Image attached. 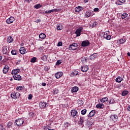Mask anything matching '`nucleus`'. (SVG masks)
<instances>
[{
  "instance_id": "nucleus-1",
  "label": "nucleus",
  "mask_w": 130,
  "mask_h": 130,
  "mask_svg": "<svg viewBox=\"0 0 130 130\" xmlns=\"http://www.w3.org/2000/svg\"><path fill=\"white\" fill-rule=\"evenodd\" d=\"M11 96L13 99H19L20 98V93L17 92L16 91H13L11 94Z\"/></svg>"
},
{
  "instance_id": "nucleus-2",
  "label": "nucleus",
  "mask_w": 130,
  "mask_h": 130,
  "mask_svg": "<svg viewBox=\"0 0 130 130\" xmlns=\"http://www.w3.org/2000/svg\"><path fill=\"white\" fill-rule=\"evenodd\" d=\"M24 121H25L23 119H22V118L18 119L15 121V123L17 125V126H22Z\"/></svg>"
},
{
  "instance_id": "nucleus-3",
  "label": "nucleus",
  "mask_w": 130,
  "mask_h": 130,
  "mask_svg": "<svg viewBox=\"0 0 130 130\" xmlns=\"http://www.w3.org/2000/svg\"><path fill=\"white\" fill-rule=\"evenodd\" d=\"M92 16H94V12L91 10H88L85 12L84 17L85 18H90V17H92Z\"/></svg>"
},
{
  "instance_id": "nucleus-4",
  "label": "nucleus",
  "mask_w": 130,
  "mask_h": 130,
  "mask_svg": "<svg viewBox=\"0 0 130 130\" xmlns=\"http://www.w3.org/2000/svg\"><path fill=\"white\" fill-rule=\"evenodd\" d=\"M77 48H78V44L76 43L72 44L69 46V50H76Z\"/></svg>"
},
{
  "instance_id": "nucleus-5",
  "label": "nucleus",
  "mask_w": 130,
  "mask_h": 130,
  "mask_svg": "<svg viewBox=\"0 0 130 130\" xmlns=\"http://www.w3.org/2000/svg\"><path fill=\"white\" fill-rule=\"evenodd\" d=\"M71 114L72 117H73V118H77V116L79 115L78 114V111L75 109L71 110Z\"/></svg>"
},
{
  "instance_id": "nucleus-6",
  "label": "nucleus",
  "mask_w": 130,
  "mask_h": 130,
  "mask_svg": "<svg viewBox=\"0 0 130 130\" xmlns=\"http://www.w3.org/2000/svg\"><path fill=\"white\" fill-rule=\"evenodd\" d=\"M103 37L107 40H110L111 39V36L109 35V31H106L103 35Z\"/></svg>"
},
{
  "instance_id": "nucleus-7",
  "label": "nucleus",
  "mask_w": 130,
  "mask_h": 130,
  "mask_svg": "<svg viewBox=\"0 0 130 130\" xmlns=\"http://www.w3.org/2000/svg\"><path fill=\"white\" fill-rule=\"evenodd\" d=\"M89 45H90V42L88 40L83 41L81 43V46H82V47H86L89 46Z\"/></svg>"
},
{
  "instance_id": "nucleus-8",
  "label": "nucleus",
  "mask_w": 130,
  "mask_h": 130,
  "mask_svg": "<svg viewBox=\"0 0 130 130\" xmlns=\"http://www.w3.org/2000/svg\"><path fill=\"white\" fill-rule=\"evenodd\" d=\"M14 21H15V18L11 16L6 20V23L7 24H12V23L14 22Z\"/></svg>"
},
{
  "instance_id": "nucleus-9",
  "label": "nucleus",
  "mask_w": 130,
  "mask_h": 130,
  "mask_svg": "<svg viewBox=\"0 0 130 130\" xmlns=\"http://www.w3.org/2000/svg\"><path fill=\"white\" fill-rule=\"evenodd\" d=\"M82 30H83V27H79L75 31V34H76L77 37L81 36V32H82Z\"/></svg>"
},
{
  "instance_id": "nucleus-10",
  "label": "nucleus",
  "mask_w": 130,
  "mask_h": 130,
  "mask_svg": "<svg viewBox=\"0 0 130 130\" xmlns=\"http://www.w3.org/2000/svg\"><path fill=\"white\" fill-rule=\"evenodd\" d=\"M97 56H98V53H95L90 55L89 58L90 60H95Z\"/></svg>"
},
{
  "instance_id": "nucleus-11",
  "label": "nucleus",
  "mask_w": 130,
  "mask_h": 130,
  "mask_svg": "<svg viewBox=\"0 0 130 130\" xmlns=\"http://www.w3.org/2000/svg\"><path fill=\"white\" fill-rule=\"evenodd\" d=\"M110 118L113 121H117V119H118V116L116 114L111 115Z\"/></svg>"
},
{
  "instance_id": "nucleus-12",
  "label": "nucleus",
  "mask_w": 130,
  "mask_h": 130,
  "mask_svg": "<svg viewBox=\"0 0 130 130\" xmlns=\"http://www.w3.org/2000/svg\"><path fill=\"white\" fill-rule=\"evenodd\" d=\"M47 104L45 102H41L39 104V106L40 108H46V106L47 107Z\"/></svg>"
},
{
  "instance_id": "nucleus-13",
  "label": "nucleus",
  "mask_w": 130,
  "mask_h": 130,
  "mask_svg": "<svg viewBox=\"0 0 130 130\" xmlns=\"http://www.w3.org/2000/svg\"><path fill=\"white\" fill-rule=\"evenodd\" d=\"M62 76H63V73L61 72H57L55 75L56 79H59V78H60V77H62Z\"/></svg>"
},
{
  "instance_id": "nucleus-14",
  "label": "nucleus",
  "mask_w": 130,
  "mask_h": 130,
  "mask_svg": "<svg viewBox=\"0 0 130 130\" xmlns=\"http://www.w3.org/2000/svg\"><path fill=\"white\" fill-rule=\"evenodd\" d=\"M13 78L16 81H21V80L22 79L21 76L18 74L13 75Z\"/></svg>"
},
{
  "instance_id": "nucleus-15",
  "label": "nucleus",
  "mask_w": 130,
  "mask_h": 130,
  "mask_svg": "<svg viewBox=\"0 0 130 130\" xmlns=\"http://www.w3.org/2000/svg\"><path fill=\"white\" fill-rule=\"evenodd\" d=\"M19 51L21 54H25V53H27V51H26V49L23 47H20L19 49Z\"/></svg>"
},
{
  "instance_id": "nucleus-16",
  "label": "nucleus",
  "mask_w": 130,
  "mask_h": 130,
  "mask_svg": "<svg viewBox=\"0 0 130 130\" xmlns=\"http://www.w3.org/2000/svg\"><path fill=\"white\" fill-rule=\"evenodd\" d=\"M84 122H85V118L84 117H81L78 121V124L83 125Z\"/></svg>"
},
{
  "instance_id": "nucleus-17",
  "label": "nucleus",
  "mask_w": 130,
  "mask_h": 130,
  "mask_svg": "<svg viewBox=\"0 0 130 130\" xmlns=\"http://www.w3.org/2000/svg\"><path fill=\"white\" fill-rule=\"evenodd\" d=\"M81 11H83V7L81 6H78L77 7H76L75 9V12L76 13H80Z\"/></svg>"
},
{
  "instance_id": "nucleus-18",
  "label": "nucleus",
  "mask_w": 130,
  "mask_h": 130,
  "mask_svg": "<svg viewBox=\"0 0 130 130\" xmlns=\"http://www.w3.org/2000/svg\"><path fill=\"white\" fill-rule=\"evenodd\" d=\"M19 73H20V69H15L12 71L11 75H12V76H14L15 75H17V74H19Z\"/></svg>"
},
{
  "instance_id": "nucleus-19",
  "label": "nucleus",
  "mask_w": 130,
  "mask_h": 130,
  "mask_svg": "<svg viewBox=\"0 0 130 130\" xmlns=\"http://www.w3.org/2000/svg\"><path fill=\"white\" fill-rule=\"evenodd\" d=\"M89 70V67L87 66H83L81 68V70L82 72H83V73H85L87 72Z\"/></svg>"
},
{
  "instance_id": "nucleus-20",
  "label": "nucleus",
  "mask_w": 130,
  "mask_h": 130,
  "mask_svg": "<svg viewBox=\"0 0 130 130\" xmlns=\"http://www.w3.org/2000/svg\"><path fill=\"white\" fill-rule=\"evenodd\" d=\"M2 51L4 54H7L8 52V46H4L2 48Z\"/></svg>"
},
{
  "instance_id": "nucleus-21",
  "label": "nucleus",
  "mask_w": 130,
  "mask_h": 130,
  "mask_svg": "<svg viewBox=\"0 0 130 130\" xmlns=\"http://www.w3.org/2000/svg\"><path fill=\"white\" fill-rule=\"evenodd\" d=\"M3 71L4 74H7L9 72V66L5 65Z\"/></svg>"
},
{
  "instance_id": "nucleus-22",
  "label": "nucleus",
  "mask_w": 130,
  "mask_h": 130,
  "mask_svg": "<svg viewBox=\"0 0 130 130\" xmlns=\"http://www.w3.org/2000/svg\"><path fill=\"white\" fill-rule=\"evenodd\" d=\"M78 91H79V87L77 86H74L71 89V92L72 93H76Z\"/></svg>"
},
{
  "instance_id": "nucleus-23",
  "label": "nucleus",
  "mask_w": 130,
  "mask_h": 130,
  "mask_svg": "<svg viewBox=\"0 0 130 130\" xmlns=\"http://www.w3.org/2000/svg\"><path fill=\"white\" fill-rule=\"evenodd\" d=\"M115 81L116 82H117V83H121V82H122V81H123V78L120 76H118L116 78Z\"/></svg>"
},
{
  "instance_id": "nucleus-24",
  "label": "nucleus",
  "mask_w": 130,
  "mask_h": 130,
  "mask_svg": "<svg viewBox=\"0 0 130 130\" xmlns=\"http://www.w3.org/2000/svg\"><path fill=\"white\" fill-rule=\"evenodd\" d=\"M96 108H98L99 109H103L104 108V104H98L96 105Z\"/></svg>"
},
{
  "instance_id": "nucleus-25",
  "label": "nucleus",
  "mask_w": 130,
  "mask_h": 130,
  "mask_svg": "<svg viewBox=\"0 0 130 130\" xmlns=\"http://www.w3.org/2000/svg\"><path fill=\"white\" fill-rule=\"evenodd\" d=\"M95 114H96V112L95 111V110H92L89 113L88 117H93V116H94V115H95Z\"/></svg>"
},
{
  "instance_id": "nucleus-26",
  "label": "nucleus",
  "mask_w": 130,
  "mask_h": 130,
  "mask_svg": "<svg viewBox=\"0 0 130 130\" xmlns=\"http://www.w3.org/2000/svg\"><path fill=\"white\" fill-rule=\"evenodd\" d=\"M125 1L126 0H118L116 4L117 5L120 6L121 5H122V4H124V3H125Z\"/></svg>"
},
{
  "instance_id": "nucleus-27",
  "label": "nucleus",
  "mask_w": 130,
  "mask_h": 130,
  "mask_svg": "<svg viewBox=\"0 0 130 130\" xmlns=\"http://www.w3.org/2000/svg\"><path fill=\"white\" fill-rule=\"evenodd\" d=\"M14 41V39L13 38V37L9 36L7 38V42L8 43H12Z\"/></svg>"
},
{
  "instance_id": "nucleus-28",
  "label": "nucleus",
  "mask_w": 130,
  "mask_h": 130,
  "mask_svg": "<svg viewBox=\"0 0 130 130\" xmlns=\"http://www.w3.org/2000/svg\"><path fill=\"white\" fill-rule=\"evenodd\" d=\"M125 39H121L118 40L117 42L119 44H123L125 42Z\"/></svg>"
},
{
  "instance_id": "nucleus-29",
  "label": "nucleus",
  "mask_w": 130,
  "mask_h": 130,
  "mask_svg": "<svg viewBox=\"0 0 130 130\" xmlns=\"http://www.w3.org/2000/svg\"><path fill=\"white\" fill-rule=\"evenodd\" d=\"M100 100L101 102H102V103H104L105 102H107V101H108V98H103L102 99H100Z\"/></svg>"
},
{
  "instance_id": "nucleus-30",
  "label": "nucleus",
  "mask_w": 130,
  "mask_h": 130,
  "mask_svg": "<svg viewBox=\"0 0 130 130\" xmlns=\"http://www.w3.org/2000/svg\"><path fill=\"white\" fill-rule=\"evenodd\" d=\"M39 38H41V39H45L46 38V35L43 33L40 34L39 35Z\"/></svg>"
},
{
  "instance_id": "nucleus-31",
  "label": "nucleus",
  "mask_w": 130,
  "mask_h": 130,
  "mask_svg": "<svg viewBox=\"0 0 130 130\" xmlns=\"http://www.w3.org/2000/svg\"><path fill=\"white\" fill-rule=\"evenodd\" d=\"M56 29L57 30H62V25H61V24H57Z\"/></svg>"
},
{
  "instance_id": "nucleus-32",
  "label": "nucleus",
  "mask_w": 130,
  "mask_h": 130,
  "mask_svg": "<svg viewBox=\"0 0 130 130\" xmlns=\"http://www.w3.org/2000/svg\"><path fill=\"white\" fill-rule=\"evenodd\" d=\"M37 59H38L36 57H34L31 59L30 61V62L34 63V62H36V61H37Z\"/></svg>"
},
{
  "instance_id": "nucleus-33",
  "label": "nucleus",
  "mask_w": 130,
  "mask_h": 130,
  "mask_svg": "<svg viewBox=\"0 0 130 130\" xmlns=\"http://www.w3.org/2000/svg\"><path fill=\"white\" fill-rule=\"evenodd\" d=\"M129 92L127 90H124L122 92L121 95L122 96H126L127 94H128Z\"/></svg>"
},
{
  "instance_id": "nucleus-34",
  "label": "nucleus",
  "mask_w": 130,
  "mask_h": 130,
  "mask_svg": "<svg viewBox=\"0 0 130 130\" xmlns=\"http://www.w3.org/2000/svg\"><path fill=\"white\" fill-rule=\"evenodd\" d=\"M24 86H20L16 88V90H17V91H22V90H24Z\"/></svg>"
},
{
  "instance_id": "nucleus-35",
  "label": "nucleus",
  "mask_w": 130,
  "mask_h": 130,
  "mask_svg": "<svg viewBox=\"0 0 130 130\" xmlns=\"http://www.w3.org/2000/svg\"><path fill=\"white\" fill-rule=\"evenodd\" d=\"M13 125V122H9L7 124V128H11Z\"/></svg>"
},
{
  "instance_id": "nucleus-36",
  "label": "nucleus",
  "mask_w": 130,
  "mask_h": 130,
  "mask_svg": "<svg viewBox=\"0 0 130 130\" xmlns=\"http://www.w3.org/2000/svg\"><path fill=\"white\" fill-rule=\"evenodd\" d=\"M51 13H54L53 9L46 11L45 12H43V14H50Z\"/></svg>"
},
{
  "instance_id": "nucleus-37",
  "label": "nucleus",
  "mask_w": 130,
  "mask_h": 130,
  "mask_svg": "<svg viewBox=\"0 0 130 130\" xmlns=\"http://www.w3.org/2000/svg\"><path fill=\"white\" fill-rule=\"evenodd\" d=\"M127 16H128V14H127V13H123L121 15V19H125V18H126Z\"/></svg>"
},
{
  "instance_id": "nucleus-38",
  "label": "nucleus",
  "mask_w": 130,
  "mask_h": 130,
  "mask_svg": "<svg viewBox=\"0 0 130 130\" xmlns=\"http://www.w3.org/2000/svg\"><path fill=\"white\" fill-rule=\"evenodd\" d=\"M42 7V5H40V4H37L36 5H35L34 8L35 9H40V8H41Z\"/></svg>"
},
{
  "instance_id": "nucleus-39",
  "label": "nucleus",
  "mask_w": 130,
  "mask_h": 130,
  "mask_svg": "<svg viewBox=\"0 0 130 130\" xmlns=\"http://www.w3.org/2000/svg\"><path fill=\"white\" fill-rule=\"evenodd\" d=\"M81 113L82 115H85L87 113V110L83 109L81 111Z\"/></svg>"
},
{
  "instance_id": "nucleus-40",
  "label": "nucleus",
  "mask_w": 130,
  "mask_h": 130,
  "mask_svg": "<svg viewBox=\"0 0 130 130\" xmlns=\"http://www.w3.org/2000/svg\"><path fill=\"white\" fill-rule=\"evenodd\" d=\"M115 101H114V99H111L109 101V104H113Z\"/></svg>"
},
{
  "instance_id": "nucleus-41",
  "label": "nucleus",
  "mask_w": 130,
  "mask_h": 130,
  "mask_svg": "<svg viewBox=\"0 0 130 130\" xmlns=\"http://www.w3.org/2000/svg\"><path fill=\"white\" fill-rule=\"evenodd\" d=\"M11 54H12V55H16L17 54V51L16 50H12L11 51Z\"/></svg>"
},
{
  "instance_id": "nucleus-42",
  "label": "nucleus",
  "mask_w": 130,
  "mask_h": 130,
  "mask_svg": "<svg viewBox=\"0 0 130 130\" xmlns=\"http://www.w3.org/2000/svg\"><path fill=\"white\" fill-rule=\"evenodd\" d=\"M42 59H43V60H44V61H46V60H47V56H43V57H42Z\"/></svg>"
},
{
  "instance_id": "nucleus-43",
  "label": "nucleus",
  "mask_w": 130,
  "mask_h": 130,
  "mask_svg": "<svg viewBox=\"0 0 130 130\" xmlns=\"http://www.w3.org/2000/svg\"><path fill=\"white\" fill-rule=\"evenodd\" d=\"M61 63V60H58L55 64V66H59Z\"/></svg>"
},
{
  "instance_id": "nucleus-44",
  "label": "nucleus",
  "mask_w": 130,
  "mask_h": 130,
  "mask_svg": "<svg viewBox=\"0 0 130 130\" xmlns=\"http://www.w3.org/2000/svg\"><path fill=\"white\" fill-rule=\"evenodd\" d=\"M79 74V72L77 71H74L72 72V74L73 75V76H77Z\"/></svg>"
},
{
  "instance_id": "nucleus-45",
  "label": "nucleus",
  "mask_w": 130,
  "mask_h": 130,
  "mask_svg": "<svg viewBox=\"0 0 130 130\" xmlns=\"http://www.w3.org/2000/svg\"><path fill=\"white\" fill-rule=\"evenodd\" d=\"M53 12H55L56 13L57 12H60V11H61V9H53Z\"/></svg>"
},
{
  "instance_id": "nucleus-46",
  "label": "nucleus",
  "mask_w": 130,
  "mask_h": 130,
  "mask_svg": "<svg viewBox=\"0 0 130 130\" xmlns=\"http://www.w3.org/2000/svg\"><path fill=\"white\" fill-rule=\"evenodd\" d=\"M98 23H97V22L94 21L93 22V24H92V27H95V26H97Z\"/></svg>"
},
{
  "instance_id": "nucleus-47",
  "label": "nucleus",
  "mask_w": 130,
  "mask_h": 130,
  "mask_svg": "<svg viewBox=\"0 0 130 130\" xmlns=\"http://www.w3.org/2000/svg\"><path fill=\"white\" fill-rule=\"evenodd\" d=\"M32 97H33V95L30 94L28 95V99L29 100H31V99H32Z\"/></svg>"
},
{
  "instance_id": "nucleus-48",
  "label": "nucleus",
  "mask_w": 130,
  "mask_h": 130,
  "mask_svg": "<svg viewBox=\"0 0 130 130\" xmlns=\"http://www.w3.org/2000/svg\"><path fill=\"white\" fill-rule=\"evenodd\" d=\"M0 130H6V128H4V125H0Z\"/></svg>"
},
{
  "instance_id": "nucleus-49",
  "label": "nucleus",
  "mask_w": 130,
  "mask_h": 130,
  "mask_svg": "<svg viewBox=\"0 0 130 130\" xmlns=\"http://www.w3.org/2000/svg\"><path fill=\"white\" fill-rule=\"evenodd\" d=\"M57 46H62V42H59L58 43Z\"/></svg>"
},
{
  "instance_id": "nucleus-50",
  "label": "nucleus",
  "mask_w": 130,
  "mask_h": 130,
  "mask_svg": "<svg viewBox=\"0 0 130 130\" xmlns=\"http://www.w3.org/2000/svg\"><path fill=\"white\" fill-rule=\"evenodd\" d=\"M57 93H58V89H55V90H54V94H57Z\"/></svg>"
},
{
  "instance_id": "nucleus-51",
  "label": "nucleus",
  "mask_w": 130,
  "mask_h": 130,
  "mask_svg": "<svg viewBox=\"0 0 130 130\" xmlns=\"http://www.w3.org/2000/svg\"><path fill=\"white\" fill-rule=\"evenodd\" d=\"M93 12H99V8H95L93 9Z\"/></svg>"
},
{
  "instance_id": "nucleus-52",
  "label": "nucleus",
  "mask_w": 130,
  "mask_h": 130,
  "mask_svg": "<svg viewBox=\"0 0 130 130\" xmlns=\"http://www.w3.org/2000/svg\"><path fill=\"white\" fill-rule=\"evenodd\" d=\"M65 125H67V126H70V123L69 122L65 123Z\"/></svg>"
},
{
  "instance_id": "nucleus-53",
  "label": "nucleus",
  "mask_w": 130,
  "mask_h": 130,
  "mask_svg": "<svg viewBox=\"0 0 130 130\" xmlns=\"http://www.w3.org/2000/svg\"><path fill=\"white\" fill-rule=\"evenodd\" d=\"M42 86H43V87H45V86H46V83H43L42 84Z\"/></svg>"
},
{
  "instance_id": "nucleus-54",
  "label": "nucleus",
  "mask_w": 130,
  "mask_h": 130,
  "mask_svg": "<svg viewBox=\"0 0 130 130\" xmlns=\"http://www.w3.org/2000/svg\"><path fill=\"white\" fill-rule=\"evenodd\" d=\"M127 110H128V111H130V105H128L127 107Z\"/></svg>"
},
{
  "instance_id": "nucleus-55",
  "label": "nucleus",
  "mask_w": 130,
  "mask_h": 130,
  "mask_svg": "<svg viewBox=\"0 0 130 130\" xmlns=\"http://www.w3.org/2000/svg\"><path fill=\"white\" fill-rule=\"evenodd\" d=\"M45 128H46V130H54L53 129H49V128H46V127L44 128V129H45Z\"/></svg>"
},
{
  "instance_id": "nucleus-56",
  "label": "nucleus",
  "mask_w": 130,
  "mask_h": 130,
  "mask_svg": "<svg viewBox=\"0 0 130 130\" xmlns=\"http://www.w3.org/2000/svg\"><path fill=\"white\" fill-rule=\"evenodd\" d=\"M36 22V23H39V22H40V20H39V19H38Z\"/></svg>"
},
{
  "instance_id": "nucleus-57",
  "label": "nucleus",
  "mask_w": 130,
  "mask_h": 130,
  "mask_svg": "<svg viewBox=\"0 0 130 130\" xmlns=\"http://www.w3.org/2000/svg\"><path fill=\"white\" fill-rule=\"evenodd\" d=\"M3 59V56H0V61Z\"/></svg>"
},
{
  "instance_id": "nucleus-58",
  "label": "nucleus",
  "mask_w": 130,
  "mask_h": 130,
  "mask_svg": "<svg viewBox=\"0 0 130 130\" xmlns=\"http://www.w3.org/2000/svg\"><path fill=\"white\" fill-rule=\"evenodd\" d=\"M85 3H88L89 2V0H84Z\"/></svg>"
},
{
  "instance_id": "nucleus-59",
  "label": "nucleus",
  "mask_w": 130,
  "mask_h": 130,
  "mask_svg": "<svg viewBox=\"0 0 130 130\" xmlns=\"http://www.w3.org/2000/svg\"><path fill=\"white\" fill-rule=\"evenodd\" d=\"M127 54L128 56H130V53L129 52H128L127 53Z\"/></svg>"
},
{
  "instance_id": "nucleus-60",
  "label": "nucleus",
  "mask_w": 130,
  "mask_h": 130,
  "mask_svg": "<svg viewBox=\"0 0 130 130\" xmlns=\"http://www.w3.org/2000/svg\"><path fill=\"white\" fill-rule=\"evenodd\" d=\"M28 3H30V2H31L32 0H27Z\"/></svg>"
},
{
  "instance_id": "nucleus-61",
  "label": "nucleus",
  "mask_w": 130,
  "mask_h": 130,
  "mask_svg": "<svg viewBox=\"0 0 130 130\" xmlns=\"http://www.w3.org/2000/svg\"><path fill=\"white\" fill-rule=\"evenodd\" d=\"M10 81H13V78H10Z\"/></svg>"
},
{
  "instance_id": "nucleus-62",
  "label": "nucleus",
  "mask_w": 130,
  "mask_h": 130,
  "mask_svg": "<svg viewBox=\"0 0 130 130\" xmlns=\"http://www.w3.org/2000/svg\"><path fill=\"white\" fill-rule=\"evenodd\" d=\"M81 102H82V103L81 105H83V104L84 102H83V101H81Z\"/></svg>"
},
{
  "instance_id": "nucleus-63",
  "label": "nucleus",
  "mask_w": 130,
  "mask_h": 130,
  "mask_svg": "<svg viewBox=\"0 0 130 130\" xmlns=\"http://www.w3.org/2000/svg\"><path fill=\"white\" fill-rule=\"evenodd\" d=\"M85 60H86V58H85Z\"/></svg>"
}]
</instances>
